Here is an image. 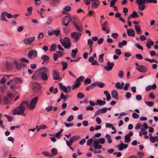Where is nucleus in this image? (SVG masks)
<instances>
[{
	"label": "nucleus",
	"instance_id": "nucleus-1",
	"mask_svg": "<svg viewBox=\"0 0 158 158\" xmlns=\"http://www.w3.org/2000/svg\"><path fill=\"white\" fill-rule=\"evenodd\" d=\"M24 104H26L27 106L28 105V102L27 101H23L20 103V105L15 109H14L12 111V114L14 115L18 114L19 115H22L23 116H25L26 114L24 113L25 110L24 107L23 106Z\"/></svg>",
	"mask_w": 158,
	"mask_h": 158
},
{
	"label": "nucleus",
	"instance_id": "nucleus-2",
	"mask_svg": "<svg viewBox=\"0 0 158 158\" xmlns=\"http://www.w3.org/2000/svg\"><path fill=\"white\" fill-rule=\"evenodd\" d=\"M34 77L35 80L39 81L42 79L43 81H46L48 79V76L46 73L43 71H38L34 75Z\"/></svg>",
	"mask_w": 158,
	"mask_h": 158
},
{
	"label": "nucleus",
	"instance_id": "nucleus-3",
	"mask_svg": "<svg viewBox=\"0 0 158 158\" xmlns=\"http://www.w3.org/2000/svg\"><path fill=\"white\" fill-rule=\"evenodd\" d=\"M38 100V97L36 96L32 99L29 104H28L27 106L29 109L32 110L34 109L35 105Z\"/></svg>",
	"mask_w": 158,
	"mask_h": 158
},
{
	"label": "nucleus",
	"instance_id": "nucleus-4",
	"mask_svg": "<svg viewBox=\"0 0 158 158\" xmlns=\"http://www.w3.org/2000/svg\"><path fill=\"white\" fill-rule=\"evenodd\" d=\"M64 40L63 42H61L62 46H64L65 49L69 48L71 46L70 40L68 37H65L64 38Z\"/></svg>",
	"mask_w": 158,
	"mask_h": 158
},
{
	"label": "nucleus",
	"instance_id": "nucleus-5",
	"mask_svg": "<svg viewBox=\"0 0 158 158\" xmlns=\"http://www.w3.org/2000/svg\"><path fill=\"white\" fill-rule=\"evenodd\" d=\"M72 20L70 16H66L61 20V24L62 25L67 27Z\"/></svg>",
	"mask_w": 158,
	"mask_h": 158
},
{
	"label": "nucleus",
	"instance_id": "nucleus-6",
	"mask_svg": "<svg viewBox=\"0 0 158 158\" xmlns=\"http://www.w3.org/2000/svg\"><path fill=\"white\" fill-rule=\"evenodd\" d=\"M33 87V90L34 92L38 93L41 89L42 87L40 84L39 83L35 82L33 83L32 85Z\"/></svg>",
	"mask_w": 158,
	"mask_h": 158
},
{
	"label": "nucleus",
	"instance_id": "nucleus-7",
	"mask_svg": "<svg viewBox=\"0 0 158 158\" xmlns=\"http://www.w3.org/2000/svg\"><path fill=\"white\" fill-rule=\"evenodd\" d=\"M70 35L72 38L74 39L75 41L77 42L81 36V34L77 32H74L71 33Z\"/></svg>",
	"mask_w": 158,
	"mask_h": 158
},
{
	"label": "nucleus",
	"instance_id": "nucleus-8",
	"mask_svg": "<svg viewBox=\"0 0 158 158\" xmlns=\"http://www.w3.org/2000/svg\"><path fill=\"white\" fill-rule=\"evenodd\" d=\"M37 52L35 50L30 51L28 53V56L30 59H34L37 56Z\"/></svg>",
	"mask_w": 158,
	"mask_h": 158
},
{
	"label": "nucleus",
	"instance_id": "nucleus-9",
	"mask_svg": "<svg viewBox=\"0 0 158 158\" xmlns=\"http://www.w3.org/2000/svg\"><path fill=\"white\" fill-rule=\"evenodd\" d=\"M59 85L60 88L65 93H69L71 90V87L69 86L68 87V88H69L68 91L66 86L64 85H63L62 83H60L59 84Z\"/></svg>",
	"mask_w": 158,
	"mask_h": 158
},
{
	"label": "nucleus",
	"instance_id": "nucleus-10",
	"mask_svg": "<svg viewBox=\"0 0 158 158\" xmlns=\"http://www.w3.org/2000/svg\"><path fill=\"white\" fill-rule=\"evenodd\" d=\"M106 65L107 66L104 67V69L106 71H109L112 70L114 65V64L113 62H110V61H108Z\"/></svg>",
	"mask_w": 158,
	"mask_h": 158
},
{
	"label": "nucleus",
	"instance_id": "nucleus-11",
	"mask_svg": "<svg viewBox=\"0 0 158 158\" xmlns=\"http://www.w3.org/2000/svg\"><path fill=\"white\" fill-rule=\"evenodd\" d=\"M52 75L53 79L55 80H58L60 78L59 73L56 70H54L52 71Z\"/></svg>",
	"mask_w": 158,
	"mask_h": 158
},
{
	"label": "nucleus",
	"instance_id": "nucleus-12",
	"mask_svg": "<svg viewBox=\"0 0 158 158\" xmlns=\"http://www.w3.org/2000/svg\"><path fill=\"white\" fill-rule=\"evenodd\" d=\"M14 63L16 66L17 69L19 70L21 69V67H25L26 66V64L24 62L19 63L17 61H15Z\"/></svg>",
	"mask_w": 158,
	"mask_h": 158
},
{
	"label": "nucleus",
	"instance_id": "nucleus-13",
	"mask_svg": "<svg viewBox=\"0 0 158 158\" xmlns=\"http://www.w3.org/2000/svg\"><path fill=\"white\" fill-rule=\"evenodd\" d=\"M136 69L142 73H145L147 71V68L142 65H139Z\"/></svg>",
	"mask_w": 158,
	"mask_h": 158
},
{
	"label": "nucleus",
	"instance_id": "nucleus-14",
	"mask_svg": "<svg viewBox=\"0 0 158 158\" xmlns=\"http://www.w3.org/2000/svg\"><path fill=\"white\" fill-rule=\"evenodd\" d=\"M35 39V37H31L24 39V41L26 44H30L32 43Z\"/></svg>",
	"mask_w": 158,
	"mask_h": 158
},
{
	"label": "nucleus",
	"instance_id": "nucleus-15",
	"mask_svg": "<svg viewBox=\"0 0 158 158\" xmlns=\"http://www.w3.org/2000/svg\"><path fill=\"white\" fill-rule=\"evenodd\" d=\"M94 148L95 149H101L102 148V146L101 145L99 144V141L97 139H96L94 141Z\"/></svg>",
	"mask_w": 158,
	"mask_h": 158
},
{
	"label": "nucleus",
	"instance_id": "nucleus-16",
	"mask_svg": "<svg viewBox=\"0 0 158 158\" xmlns=\"http://www.w3.org/2000/svg\"><path fill=\"white\" fill-rule=\"evenodd\" d=\"M92 1V7L94 9L97 8L99 6L100 3L98 0H93Z\"/></svg>",
	"mask_w": 158,
	"mask_h": 158
},
{
	"label": "nucleus",
	"instance_id": "nucleus-17",
	"mask_svg": "<svg viewBox=\"0 0 158 158\" xmlns=\"http://www.w3.org/2000/svg\"><path fill=\"white\" fill-rule=\"evenodd\" d=\"M128 146V145L127 144H125L122 143L118 145V148L119 151H122L124 149H126Z\"/></svg>",
	"mask_w": 158,
	"mask_h": 158
},
{
	"label": "nucleus",
	"instance_id": "nucleus-18",
	"mask_svg": "<svg viewBox=\"0 0 158 158\" xmlns=\"http://www.w3.org/2000/svg\"><path fill=\"white\" fill-rule=\"evenodd\" d=\"M127 35L129 36H134L135 35V31L132 28H131L130 29H127Z\"/></svg>",
	"mask_w": 158,
	"mask_h": 158
},
{
	"label": "nucleus",
	"instance_id": "nucleus-19",
	"mask_svg": "<svg viewBox=\"0 0 158 158\" xmlns=\"http://www.w3.org/2000/svg\"><path fill=\"white\" fill-rule=\"evenodd\" d=\"M111 94L112 97L115 99L118 100V93L117 90L116 89L112 90L111 92Z\"/></svg>",
	"mask_w": 158,
	"mask_h": 158
},
{
	"label": "nucleus",
	"instance_id": "nucleus-20",
	"mask_svg": "<svg viewBox=\"0 0 158 158\" xmlns=\"http://www.w3.org/2000/svg\"><path fill=\"white\" fill-rule=\"evenodd\" d=\"M80 138V136L79 135H75L71 137L69 139L70 143H73V142L79 139Z\"/></svg>",
	"mask_w": 158,
	"mask_h": 158
},
{
	"label": "nucleus",
	"instance_id": "nucleus-21",
	"mask_svg": "<svg viewBox=\"0 0 158 158\" xmlns=\"http://www.w3.org/2000/svg\"><path fill=\"white\" fill-rule=\"evenodd\" d=\"M69 97L70 96L68 95H64L63 92L61 93L60 96V98L61 99L64 100V102H65L66 101V100H67Z\"/></svg>",
	"mask_w": 158,
	"mask_h": 158
},
{
	"label": "nucleus",
	"instance_id": "nucleus-22",
	"mask_svg": "<svg viewBox=\"0 0 158 158\" xmlns=\"http://www.w3.org/2000/svg\"><path fill=\"white\" fill-rule=\"evenodd\" d=\"M148 42L146 44V46L148 48H151V46H152L154 45V42L151 40L150 39H148Z\"/></svg>",
	"mask_w": 158,
	"mask_h": 158
},
{
	"label": "nucleus",
	"instance_id": "nucleus-23",
	"mask_svg": "<svg viewBox=\"0 0 158 158\" xmlns=\"http://www.w3.org/2000/svg\"><path fill=\"white\" fill-rule=\"evenodd\" d=\"M105 103L106 102L105 101H102L101 99H98L96 102L95 104L102 106L105 104Z\"/></svg>",
	"mask_w": 158,
	"mask_h": 158
},
{
	"label": "nucleus",
	"instance_id": "nucleus-24",
	"mask_svg": "<svg viewBox=\"0 0 158 158\" xmlns=\"http://www.w3.org/2000/svg\"><path fill=\"white\" fill-rule=\"evenodd\" d=\"M102 26L103 27H102V30L104 31H106V28H107L108 26V23L107 21H106L104 23L103 25H102V24H101V26Z\"/></svg>",
	"mask_w": 158,
	"mask_h": 158
},
{
	"label": "nucleus",
	"instance_id": "nucleus-25",
	"mask_svg": "<svg viewBox=\"0 0 158 158\" xmlns=\"http://www.w3.org/2000/svg\"><path fill=\"white\" fill-rule=\"evenodd\" d=\"M60 63L63 66L62 69L63 70H65L67 68L68 64L66 62L61 61Z\"/></svg>",
	"mask_w": 158,
	"mask_h": 158
},
{
	"label": "nucleus",
	"instance_id": "nucleus-26",
	"mask_svg": "<svg viewBox=\"0 0 158 158\" xmlns=\"http://www.w3.org/2000/svg\"><path fill=\"white\" fill-rule=\"evenodd\" d=\"M51 152L52 156H55L58 153L57 149L56 148H53L51 149Z\"/></svg>",
	"mask_w": 158,
	"mask_h": 158
},
{
	"label": "nucleus",
	"instance_id": "nucleus-27",
	"mask_svg": "<svg viewBox=\"0 0 158 158\" xmlns=\"http://www.w3.org/2000/svg\"><path fill=\"white\" fill-rule=\"evenodd\" d=\"M56 48V44H53L51 45L49 50L50 52L54 51H55Z\"/></svg>",
	"mask_w": 158,
	"mask_h": 158
},
{
	"label": "nucleus",
	"instance_id": "nucleus-28",
	"mask_svg": "<svg viewBox=\"0 0 158 158\" xmlns=\"http://www.w3.org/2000/svg\"><path fill=\"white\" fill-rule=\"evenodd\" d=\"M130 16H131V18H135L136 17H139V15L135 11H133L132 13L130 14Z\"/></svg>",
	"mask_w": 158,
	"mask_h": 158
},
{
	"label": "nucleus",
	"instance_id": "nucleus-29",
	"mask_svg": "<svg viewBox=\"0 0 158 158\" xmlns=\"http://www.w3.org/2000/svg\"><path fill=\"white\" fill-rule=\"evenodd\" d=\"M5 14H6V12H2L1 14V15L0 19L2 20H3L5 21L6 22H7V20L5 18Z\"/></svg>",
	"mask_w": 158,
	"mask_h": 158
},
{
	"label": "nucleus",
	"instance_id": "nucleus-30",
	"mask_svg": "<svg viewBox=\"0 0 158 158\" xmlns=\"http://www.w3.org/2000/svg\"><path fill=\"white\" fill-rule=\"evenodd\" d=\"M136 2L138 5H142L145 4V0H137Z\"/></svg>",
	"mask_w": 158,
	"mask_h": 158
},
{
	"label": "nucleus",
	"instance_id": "nucleus-31",
	"mask_svg": "<svg viewBox=\"0 0 158 158\" xmlns=\"http://www.w3.org/2000/svg\"><path fill=\"white\" fill-rule=\"evenodd\" d=\"M85 79V77L83 76L79 77L77 79L75 82H80L83 81Z\"/></svg>",
	"mask_w": 158,
	"mask_h": 158
},
{
	"label": "nucleus",
	"instance_id": "nucleus-32",
	"mask_svg": "<svg viewBox=\"0 0 158 158\" xmlns=\"http://www.w3.org/2000/svg\"><path fill=\"white\" fill-rule=\"evenodd\" d=\"M91 83V80L89 78H86L84 81V84L85 85L88 84H90Z\"/></svg>",
	"mask_w": 158,
	"mask_h": 158
},
{
	"label": "nucleus",
	"instance_id": "nucleus-33",
	"mask_svg": "<svg viewBox=\"0 0 158 158\" xmlns=\"http://www.w3.org/2000/svg\"><path fill=\"white\" fill-rule=\"evenodd\" d=\"M104 54H101L99 55V58L98 59V61L100 63H102L103 62V56Z\"/></svg>",
	"mask_w": 158,
	"mask_h": 158
},
{
	"label": "nucleus",
	"instance_id": "nucleus-34",
	"mask_svg": "<svg viewBox=\"0 0 158 158\" xmlns=\"http://www.w3.org/2000/svg\"><path fill=\"white\" fill-rule=\"evenodd\" d=\"M135 27L136 32L138 34H140L141 30L140 27L139 26H135Z\"/></svg>",
	"mask_w": 158,
	"mask_h": 158
},
{
	"label": "nucleus",
	"instance_id": "nucleus-35",
	"mask_svg": "<svg viewBox=\"0 0 158 158\" xmlns=\"http://www.w3.org/2000/svg\"><path fill=\"white\" fill-rule=\"evenodd\" d=\"M48 71L47 68L46 67H44L39 69L38 71H43L44 73H46Z\"/></svg>",
	"mask_w": 158,
	"mask_h": 158
},
{
	"label": "nucleus",
	"instance_id": "nucleus-36",
	"mask_svg": "<svg viewBox=\"0 0 158 158\" xmlns=\"http://www.w3.org/2000/svg\"><path fill=\"white\" fill-rule=\"evenodd\" d=\"M42 154L45 156L50 157L52 156V155H51L49 152L46 151L42 152Z\"/></svg>",
	"mask_w": 158,
	"mask_h": 158
},
{
	"label": "nucleus",
	"instance_id": "nucleus-37",
	"mask_svg": "<svg viewBox=\"0 0 158 158\" xmlns=\"http://www.w3.org/2000/svg\"><path fill=\"white\" fill-rule=\"evenodd\" d=\"M130 137L129 136L127 135L125 136V141L126 143H129L130 141Z\"/></svg>",
	"mask_w": 158,
	"mask_h": 158
},
{
	"label": "nucleus",
	"instance_id": "nucleus-38",
	"mask_svg": "<svg viewBox=\"0 0 158 158\" xmlns=\"http://www.w3.org/2000/svg\"><path fill=\"white\" fill-rule=\"evenodd\" d=\"M53 34H54L56 36H58L60 35V30H55L54 31L53 30Z\"/></svg>",
	"mask_w": 158,
	"mask_h": 158
},
{
	"label": "nucleus",
	"instance_id": "nucleus-39",
	"mask_svg": "<svg viewBox=\"0 0 158 158\" xmlns=\"http://www.w3.org/2000/svg\"><path fill=\"white\" fill-rule=\"evenodd\" d=\"M81 85L80 82H75V83L72 86V89H73L75 88L78 87Z\"/></svg>",
	"mask_w": 158,
	"mask_h": 158
},
{
	"label": "nucleus",
	"instance_id": "nucleus-40",
	"mask_svg": "<svg viewBox=\"0 0 158 158\" xmlns=\"http://www.w3.org/2000/svg\"><path fill=\"white\" fill-rule=\"evenodd\" d=\"M41 59L42 60H43L44 61H46V60H49V57L48 56L46 55H44L42 56L41 57Z\"/></svg>",
	"mask_w": 158,
	"mask_h": 158
},
{
	"label": "nucleus",
	"instance_id": "nucleus-41",
	"mask_svg": "<svg viewBox=\"0 0 158 158\" xmlns=\"http://www.w3.org/2000/svg\"><path fill=\"white\" fill-rule=\"evenodd\" d=\"M84 96L85 95L84 94H83L82 93H79L77 94V98L80 99H81L83 98Z\"/></svg>",
	"mask_w": 158,
	"mask_h": 158
},
{
	"label": "nucleus",
	"instance_id": "nucleus-42",
	"mask_svg": "<svg viewBox=\"0 0 158 158\" xmlns=\"http://www.w3.org/2000/svg\"><path fill=\"white\" fill-rule=\"evenodd\" d=\"M14 80L16 81V83L18 84H21L22 83V80L20 79L19 78L15 77L14 78Z\"/></svg>",
	"mask_w": 158,
	"mask_h": 158
},
{
	"label": "nucleus",
	"instance_id": "nucleus-43",
	"mask_svg": "<svg viewBox=\"0 0 158 158\" xmlns=\"http://www.w3.org/2000/svg\"><path fill=\"white\" fill-rule=\"evenodd\" d=\"M99 141V143L103 144L105 143V139L103 138H101L99 139H97Z\"/></svg>",
	"mask_w": 158,
	"mask_h": 158
},
{
	"label": "nucleus",
	"instance_id": "nucleus-44",
	"mask_svg": "<svg viewBox=\"0 0 158 158\" xmlns=\"http://www.w3.org/2000/svg\"><path fill=\"white\" fill-rule=\"evenodd\" d=\"M52 21V18L51 17H49L46 22V24L47 25H49L51 24Z\"/></svg>",
	"mask_w": 158,
	"mask_h": 158
},
{
	"label": "nucleus",
	"instance_id": "nucleus-45",
	"mask_svg": "<svg viewBox=\"0 0 158 158\" xmlns=\"http://www.w3.org/2000/svg\"><path fill=\"white\" fill-rule=\"evenodd\" d=\"M63 10L66 11H69L71 10V8L69 6H68L64 7Z\"/></svg>",
	"mask_w": 158,
	"mask_h": 158
},
{
	"label": "nucleus",
	"instance_id": "nucleus-46",
	"mask_svg": "<svg viewBox=\"0 0 158 158\" xmlns=\"http://www.w3.org/2000/svg\"><path fill=\"white\" fill-rule=\"evenodd\" d=\"M135 57L139 60H142L143 57L141 54H137L135 55Z\"/></svg>",
	"mask_w": 158,
	"mask_h": 158
},
{
	"label": "nucleus",
	"instance_id": "nucleus-47",
	"mask_svg": "<svg viewBox=\"0 0 158 158\" xmlns=\"http://www.w3.org/2000/svg\"><path fill=\"white\" fill-rule=\"evenodd\" d=\"M91 64L92 65H97L99 66V64L96 60H93L91 63Z\"/></svg>",
	"mask_w": 158,
	"mask_h": 158
},
{
	"label": "nucleus",
	"instance_id": "nucleus-48",
	"mask_svg": "<svg viewBox=\"0 0 158 158\" xmlns=\"http://www.w3.org/2000/svg\"><path fill=\"white\" fill-rule=\"evenodd\" d=\"M93 139L92 138L89 139L87 141V146H89L90 145L91 143L93 142Z\"/></svg>",
	"mask_w": 158,
	"mask_h": 158
},
{
	"label": "nucleus",
	"instance_id": "nucleus-49",
	"mask_svg": "<svg viewBox=\"0 0 158 158\" xmlns=\"http://www.w3.org/2000/svg\"><path fill=\"white\" fill-rule=\"evenodd\" d=\"M143 130H145L146 129H147L148 127L147 124L145 123H144L143 124L141 125L142 128L143 127Z\"/></svg>",
	"mask_w": 158,
	"mask_h": 158
},
{
	"label": "nucleus",
	"instance_id": "nucleus-50",
	"mask_svg": "<svg viewBox=\"0 0 158 158\" xmlns=\"http://www.w3.org/2000/svg\"><path fill=\"white\" fill-rule=\"evenodd\" d=\"M118 0H112L110 2V7H112L115 4L116 2Z\"/></svg>",
	"mask_w": 158,
	"mask_h": 158
},
{
	"label": "nucleus",
	"instance_id": "nucleus-51",
	"mask_svg": "<svg viewBox=\"0 0 158 158\" xmlns=\"http://www.w3.org/2000/svg\"><path fill=\"white\" fill-rule=\"evenodd\" d=\"M132 117L134 118H137L139 117V115L137 113L134 112L132 114Z\"/></svg>",
	"mask_w": 158,
	"mask_h": 158
},
{
	"label": "nucleus",
	"instance_id": "nucleus-52",
	"mask_svg": "<svg viewBox=\"0 0 158 158\" xmlns=\"http://www.w3.org/2000/svg\"><path fill=\"white\" fill-rule=\"evenodd\" d=\"M135 46L138 49H140L141 50H143V47L138 44L136 43L135 44Z\"/></svg>",
	"mask_w": 158,
	"mask_h": 158
},
{
	"label": "nucleus",
	"instance_id": "nucleus-53",
	"mask_svg": "<svg viewBox=\"0 0 158 158\" xmlns=\"http://www.w3.org/2000/svg\"><path fill=\"white\" fill-rule=\"evenodd\" d=\"M145 103L148 106H152L153 104V103L152 102H147L145 101Z\"/></svg>",
	"mask_w": 158,
	"mask_h": 158
},
{
	"label": "nucleus",
	"instance_id": "nucleus-54",
	"mask_svg": "<svg viewBox=\"0 0 158 158\" xmlns=\"http://www.w3.org/2000/svg\"><path fill=\"white\" fill-rule=\"evenodd\" d=\"M141 125H142V124H141L140 123H138L135 126V129H138L139 128L140 129V128H142Z\"/></svg>",
	"mask_w": 158,
	"mask_h": 158
},
{
	"label": "nucleus",
	"instance_id": "nucleus-55",
	"mask_svg": "<svg viewBox=\"0 0 158 158\" xmlns=\"http://www.w3.org/2000/svg\"><path fill=\"white\" fill-rule=\"evenodd\" d=\"M137 155L139 158H141L144 156V154L143 152H139L137 153Z\"/></svg>",
	"mask_w": 158,
	"mask_h": 158
},
{
	"label": "nucleus",
	"instance_id": "nucleus-56",
	"mask_svg": "<svg viewBox=\"0 0 158 158\" xmlns=\"http://www.w3.org/2000/svg\"><path fill=\"white\" fill-rule=\"evenodd\" d=\"M105 84L103 82H100L99 83L97 82V85L99 87L102 88L104 86H105Z\"/></svg>",
	"mask_w": 158,
	"mask_h": 158
},
{
	"label": "nucleus",
	"instance_id": "nucleus-57",
	"mask_svg": "<svg viewBox=\"0 0 158 158\" xmlns=\"http://www.w3.org/2000/svg\"><path fill=\"white\" fill-rule=\"evenodd\" d=\"M145 5H139V9L140 10H143L145 8Z\"/></svg>",
	"mask_w": 158,
	"mask_h": 158
},
{
	"label": "nucleus",
	"instance_id": "nucleus-58",
	"mask_svg": "<svg viewBox=\"0 0 158 158\" xmlns=\"http://www.w3.org/2000/svg\"><path fill=\"white\" fill-rule=\"evenodd\" d=\"M75 27L77 30L79 32H81L82 31V29L81 27H80L79 26L77 25V26Z\"/></svg>",
	"mask_w": 158,
	"mask_h": 158
},
{
	"label": "nucleus",
	"instance_id": "nucleus-59",
	"mask_svg": "<svg viewBox=\"0 0 158 158\" xmlns=\"http://www.w3.org/2000/svg\"><path fill=\"white\" fill-rule=\"evenodd\" d=\"M78 51V49L77 48H75V49H73L72 50V53L71 54L76 55Z\"/></svg>",
	"mask_w": 158,
	"mask_h": 158
},
{
	"label": "nucleus",
	"instance_id": "nucleus-60",
	"mask_svg": "<svg viewBox=\"0 0 158 158\" xmlns=\"http://www.w3.org/2000/svg\"><path fill=\"white\" fill-rule=\"evenodd\" d=\"M73 115H71L69 116L67 119V121L68 122H71L73 119Z\"/></svg>",
	"mask_w": 158,
	"mask_h": 158
},
{
	"label": "nucleus",
	"instance_id": "nucleus-61",
	"mask_svg": "<svg viewBox=\"0 0 158 158\" xmlns=\"http://www.w3.org/2000/svg\"><path fill=\"white\" fill-rule=\"evenodd\" d=\"M131 94L130 93L127 92L125 94V97L127 98H129L131 97Z\"/></svg>",
	"mask_w": 158,
	"mask_h": 158
},
{
	"label": "nucleus",
	"instance_id": "nucleus-62",
	"mask_svg": "<svg viewBox=\"0 0 158 158\" xmlns=\"http://www.w3.org/2000/svg\"><path fill=\"white\" fill-rule=\"evenodd\" d=\"M150 141L152 143H154L156 142L155 136H151L150 138Z\"/></svg>",
	"mask_w": 158,
	"mask_h": 158
},
{
	"label": "nucleus",
	"instance_id": "nucleus-63",
	"mask_svg": "<svg viewBox=\"0 0 158 158\" xmlns=\"http://www.w3.org/2000/svg\"><path fill=\"white\" fill-rule=\"evenodd\" d=\"M52 109V106H50L48 107H46L45 109L46 110L47 112H49L51 111Z\"/></svg>",
	"mask_w": 158,
	"mask_h": 158
},
{
	"label": "nucleus",
	"instance_id": "nucleus-64",
	"mask_svg": "<svg viewBox=\"0 0 158 158\" xmlns=\"http://www.w3.org/2000/svg\"><path fill=\"white\" fill-rule=\"evenodd\" d=\"M3 101L4 103H8L10 102V101L7 97H5L3 99Z\"/></svg>",
	"mask_w": 158,
	"mask_h": 158
}]
</instances>
